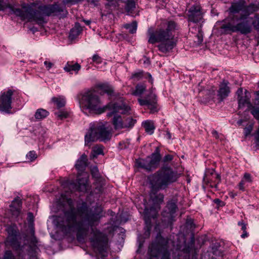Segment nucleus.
Listing matches in <instances>:
<instances>
[{
	"mask_svg": "<svg viewBox=\"0 0 259 259\" xmlns=\"http://www.w3.org/2000/svg\"><path fill=\"white\" fill-rule=\"evenodd\" d=\"M99 209L93 210L85 202L77 204L76 208L70 207L64 213V215L58 216L55 221L57 227L65 234L76 232L77 239L84 241L91 232L89 240L94 250L103 255L108 248L107 236L94 226H97L102 217Z\"/></svg>",
	"mask_w": 259,
	"mask_h": 259,
	"instance_id": "obj_1",
	"label": "nucleus"
},
{
	"mask_svg": "<svg viewBox=\"0 0 259 259\" xmlns=\"http://www.w3.org/2000/svg\"><path fill=\"white\" fill-rule=\"evenodd\" d=\"M7 7L22 20L27 19L29 21H34L38 24L46 22V16L53 15L65 17L68 14L65 7L58 4L39 5L33 3L27 5H24L22 8L20 9L8 7L4 4L3 0H0V11H4Z\"/></svg>",
	"mask_w": 259,
	"mask_h": 259,
	"instance_id": "obj_2",
	"label": "nucleus"
},
{
	"mask_svg": "<svg viewBox=\"0 0 259 259\" xmlns=\"http://www.w3.org/2000/svg\"><path fill=\"white\" fill-rule=\"evenodd\" d=\"M178 29L179 26L174 21L164 20L154 31H149L148 42L151 44L159 42L158 50L164 54L168 53L177 45L175 33Z\"/></svg>",
	"mask_w": 259,
	"mask_h": 259,
	"instance_id": "obj_3",
	"label": "nucleus"
},
{
	"mask_svg": "<svg viewBox=\"0 0 259 259\" xmlns=\"http://www.w3.org/2000/svg\"><path fill=\"white\" fill-rule=\"evenodd\" d=\"M80 104L81 110L83 111L84 109H89L101 114L108 110V116H111L116 113L126 114L130 110V107L122 103L111 102L101 108V102L99 97L92 91H88L84 93L80 101Z\"/></svg>",
	"mask_w": 259,
	"mask_h": 259,
	"instance_id": "obj_4",
	"label": "nucleus"
},
{
	"mask_svg": "<svg viewBox=\"0 0 259 259\" xmlns=\"http://www.w3.org/2000/svg\"><path fill=\"white\" fill-rule=\"evenodd\" d=\"M179 178L177 172L168 166H163L154 174L149 176L148 179L153 193L166 189L169 185L176 182Z\"/></svg>",
	"mask_w": 259,
	"mask_h": 259,
	"instance_id": "obj_5",
	"label": "nucleus"
},
{
	"mask_svg": "<svg viewBox=\"0 0 259 259\" xmlns=\"http://www.w3.org/2000/svg\"><path fill=\"white\" fill-rule=\"evenodd\" d=\"M112 133L110 130L105 125L101 124L94 127H91L85 135V144L87 145L91 142L99 140L106 142L110 140Z\"/></svg>",
	"mask_w": 259,
	"mask_h": 259,
	"instance_id": "obj_6",
	"label": "nucleus"
},
{
	"mask_svg": "<svg viewBox=\"0 0 259 259\" xmlns=\"http://www.w3.org/2000/svg\"><path fill=\"white\" fill-rule=\"evenodd\" d=\"M168 240L162 237H157L149 247V254L151 258H158L161 255V259H170V252L168 249Z\"/></svg>",
	"mask_w": 259,
	"mask_h": 259,
	"instance_id": "obj_7",
	"label": "nucleus"
},
{
	"mask_svg": "<svg viewBox=\"0 0 259 259\" xmlns=\"http://www.w3.org/2000/svg\"><path fill=\"white\" fill-rule=\"evenodd\" d=\"M161 159L159 149L157 147L155 151L145 159L136 160L138 167L143 168L148 171H152L157 168Z\"/></svg>",
	"mask_w": 259,
	"mask_h": 259,
	"instance_id": "obj_8",
	"label": "nucleus"
},
{
	"mask_svg": "<svg viewBox=\"0 0 259 259\" xmlns=\"http://www.w3.org/2000/svg\"><path fill=\"white\" fill-rule=\"evenodd\" d=\"M250 17L242 14L234 15L233 20L236 22V32H239L241 34L246 35L250 33L252 30V27L250 21Z\"/></svg>",
	"mask_w": 259,
	"mask_h": 259,
	"instance_id": "obj_9",
	"label": "nucleus"
},
{
	"mask_svg": "<svg viewBox=\"0 0 259 259\" xmlns=\"http://www.w3.org/2000/svg\"><path fill=\"white\" fill-rule=\"evenodd\" d=\"M16 92L14 90L9 89L7 91L1 92L0 95V111L6 113H11L12 95Z\"/></svg>",
	"mask_w": 259,
	"mask_h": 259,
	"instance_id": "obj_10",
	"label": "nucleus"
},
{
	"mask_svg": "<svg viewBox=\"0 0 259 259\" xmlns=\"http://www.w3.org/2000/svg\"><path fill=\"white\" fill-rule=\"evenodd\" d=\"M138 101L140 105L145 106L150 110V113L154 114L158 112L156 96L153 92H150L144 99H138Z\"/></svg>",
	"mask_w": 259,
	"mask_h": 259,
	"instance_id": "obj_11",
	"label": "nucleus"
},
{
	"mask_svg": "<svg viewBox=\"0 0 259 259\" xmlns=\"http://www.w3.org/2000/svg\"><path fill=\"white\" fill-rule=\"evenodd\" d=\"M67 185L71 192L74 191L85 192L87 190L88 178L84 177L80 178L78 177L76 182H70L67 183Z\"/></svg>",
	"mask_w": 259,
	"mask_h": 259,
	"instance_id": "obj_12",
	"label": "nucleus"
},
{
	"mask_svg": "<svg viewBox=\"0 0 259 259\" xmlns=\"http://www.w3.org/2000/svg\"><path fill=\"white\" fill-rule=\"evenodd\" d=\"M188 20L189 21L197 23L203 19L202 9L199 5L192 6L188 12Z\"/></svg>",
	"mask_w": 259,
	"mask_h": 259,
	"instance_id": "obj_13",
	"label": "nucleus"
},
{
	"mask_svg": "<svg viewBox=\"0 0 259 259\" xmlns=\"http://www.w3.org/2000/svg\"><path fill=\"white\" fill-rule=\"evenodd\" d=\"M9 236L7 239L6 244L14 247L18 245V242L17 238V232L12 227H9L7 229Z\"/></svg>",
	"mask_w": 259,
	"mask_h": 259,
	"instance_id": "obj_14",
	"label": "nucleus"
},
{
	"mask_svg": "<svg viewBox=\"0 0 259 259\" xmlns=\"http://www.w3.org/2000/svg\"><path fill=\"white\" fill-rule=\"evenodd\" d=\"M21 199L19 197L15 198L10 205L12 215L16 218L18 217L21 212Z\"/></svg>",
	"mask_w": 259,
	"mask_h": 259,
	"instance_id": "obj_15",
	"label": "nucleus"
},
{
	"mask_svg": "<svg viewBox=\"0 0 259 259\" xmlns=\"http://www.w3.org/2000/svg\"><path fill=\"white\" fill-rule=\"evenodd\" d=\"M228 84L229 82L227 80H224L220 85L218 96L221 98V100L228 97L230 92Z\"/></svg>",
	"mask_w": 259,
	"mask_h": 259,
	"instance_id": "obj_16",
	"label": "nucleus"
},
{
	"mask_svg": "<svg viewBox=\"0 0 259 259\" xmlns=\"http://www.w3.org/2000/svg\"><path fill=\"white\" fill-rule=\"evenodd\" d=\"M252 181V177L250 174L248 172L244 173L241 181L238 185L239 189L242 192L244 191L245 188L247 187L249 184H251Z\"/></svg>",
	"mask_w": 259,
	"mask_h": 259,
	"instance_id": "obj_17",
	"label": "nucleus"
},
{
	"mask_svg": "<svg viewBox=\"0 0 259 259\" xmlns=\"http://www.w3.org/2000/svg\"><path fill=\"white\" fill-rule=\"evenodd\" d=\"M245 2L244 1H239L236 3H232L229 8L231 13H238L240 12H244Z\"/></svg>",
	"mask_w": 259,
	"mask_h": 259,
	"instance_id": "obj_18",
	"label": "nucleus"
},
{
	"mask_svg": "<svg viewBox=\"0 0 259 259\" xmlns=\"http://www.w3.org/2000/svg\"><path fill=\"white\" fill-rule=\"evenodd\" d=\"M99 89L103 93L106 94L109 97H112L116 96L114 88L110 84L104 83L99 85Z\"/></svg>",
	"mask_w": 259,
	"mask_h": 259,
	"instance_id": "obj_19",
	"label": "nucleus"
},
{
	"mask_svg": "<svg viewBox=\"0 0 259 259\" xmlns=\"http://www.w3.org/2000/svg\"><path fill=\"white\" fill-rule=\"evenodd\" d=\"M80 69L81 66L78 63L73 61H68L64 67V70L70 73L74 71L75 73H77Z\"/></svg>",
	"mask_w": 259,
	"mask_h": 259,
	"instance_id": "obj_20",
	"label": "nucleus"
},
{
	"mask_svg": "<svg viewBox=\"0 0 259 259\" xmlns=\"http://www.w3.org/2000/svg\"><path fill=\"white\" fill-rule=\"evenodd\" d=\"M87 155L84 154H82L76 162L75 165L76 169L78 171H83L87 166Z\"/></svg>",
	"mask_w": 259,
	"mask_h": 259,
	"instance_id": "obj_21",
	"label": "nucleus"
},
{
	"mask_svg": "<svg viewBox=\"0 0 259 259\" xmlns=\"http://www.w3.org/2000/svg\"><path fill=\"white\" fill-rule=\"evenodd\" d=\"M235 24L236 22H234L232 18V21L225 22L223 23L221 26V29L226 33L236 32Z\"/></svg>",
	"mask_w": 259,
	"mask_h": 259,
	"instance_id": "obj_22",
	"label": "nucleus"
},
{
	"mask_svg": "<svg viewBox=\"0 0 259 259\" xmlns=\"http://www.w3.org/2000/svg\"><path fill=\"white\" fill-rule=\"evenodd\" d=\"M249 93L247 92H245V95L243 96L240 97L238 98V107L241 108L246 105L249 107L251 106V103L249 101Z\"/></svg>",
	"mask_w": 259,
	"mask_h": 259,
	"instance_id": "obj_23",
	"label": "nucleus"
},
{
	"mask_svg": "<svg viewBox=\"0 0 259 259\" xmlns=\"http://www.w3.org/2000/svg\"><path fill=\"white\" fill-rule=\"evenodd\" d=\"M112 123L116 130L124 128V122L120 116L114 115L112 120Z\"/></svg>",
	"mask_w": 259,
	"mask_h": 259,
	"instance_id": "obj_24",
	"label": "nucleus"
},
{
	"mask_svg": "<svg viewBox=\"0 0 259 259\" xmlns=\"http://www.w3.org/2000/svg\"><path fill=\"white\" fill-rule=\"evenodd\" d=\"M148 76L150 78H152V76L148 73H145L143 71H139L132 74L131 78L135 81H138L142 79L143 78H146Z\"/></svg>",
	"mask_w": 259,
	"mask_h": 259,
	"instance_id": "obj_25",
	"label": "nucleus"
},
{
	"mask_svg": "<svg viewBox=\"0 0 259 259\" xmlns=\"http://www.w3.org/2000/svg\"><path fill=\"white\" fill-rule=\"evenodd\" d=\"M143 126L148 134L151 135L154 133L155 126L153 121L146 120L143 123Z\"/></svg>",
	"mask_w": 259,
	"mask_h": 259,
	"instance_id": "obj_26",
	"label": "nucleus"
},
{
	"mask_svg": "<svg viewBox=\"0 0 259 259\" xmlns=\"http://www.w3.org/2000/svg\"><path fill=\"white\" fill-rule=\"evenodd\" d=\"M52 101L58 108L64 107L66 104V100L65 98L62 96L53 97L52 98Z\"/></svg>",
	"mask_w": 259,
	"mask_h": 259,
	"instance_id": "obj_27",
	"label": "nucleus"
},
{
	"mask_svg": "<svg viewBox=\"0 0 259 259\" xmlns=\"http://www.w3.org/2000/svg\"><path fill=\"white\" fill-rule=\"evenodd\" d=\"M258 9V7L256 5L254 4H250L248 6H246L245 5V8L244 10V14L243 15H246L247 17H248L250 14L253 13V12L256 11Z\"/></svg>",
	"mask_w": 259,
	"mask_h": 259,
	"instance_id": "obj_28",
	"label": "nucleus"
},
{
	"mask_svg": "<svg viewBox=\"0 0 259 259\" xmlns=\"http://www.w3.org/2000/svg\"><path fill=\"white\" fill-rule=\"evenodd\" d=\"M103 154V146L101 145H97L92 148L91 156L94 158L98 155Z\"/></svg>",
	"mask_w": 259,
	"mask_h": 259,
	"instance_id": "obj_29",
	"label": "nucleus"
},
{
	"mask_svg": "<svg viewBox=\"0 0 259 259\" xmlns=\"http://www.w3.org/2000/svg\"><path fill=\"white\" fill-rule=\"evenodd\" d=\"M136 8L134 0H127L125 2V10L128 15L132 14Z\"/></svg>",
	"mask_w": 259,
	"mask_h": 259,
	"instance_id": "obj_30",
	"label": "nucleus"
},
{
	"mask_svg": "<svg viewBox=\"0 0 259 259\" xmlns=\"http://www.w3.org/2000/svg\"><path fill=\"white\" fill-rule=\"evenodd\" d=\"M49 112L45 109L40 108L36 110L35 114V117L37 119H42L49 115Z\"/></svg>",
	"mask_w": 259,
	"mask_h": 259,
	"instance_id": "obj_31",
	"label": "nucleus"
},
{
	"mask_svg": "<svg viewBox=\"0 0 259 259\" xmlns=\"http://www.w3.org/2000/svg\"><path fill=\"white\" fill-rule=\"evenodd\" d=\"M124 28L128 29L131 33H135L137 29V23L136 21H133L131 24H126L124 25Z\"/></svg>",
	"mask_w": 259,
	"mask_h": 259,
	"instance_id": "obj_32",
	"label": "nucleus"
},
{
	"mask_svg": "<svg viewBox=\"0 0 259 259\" xmlns=\"http://www.w3.org/2000/svg\"><path fill=\"white\" fill-rule=\"evenodd\" d=\"M146 86L144 84H138L136 85L133 94L136 96L141 95L146 90Z\"/></svg>",
	"mask_w": 259,
	"mask_h": 259,
	"instance_id": "obj_33",
	"label": "nucleus"
},
{
	"mask_svg": "<svg viewBox=\"0 0 259 259\" xmlns=\"http://www.w3.org/2000/svg\"><path fill=\"white\" fill-rule=\"evenodd\" d=\"M123 122H124V128L132 127L135 124L136 120L131 117H128L124 119Z\"/></svg>",
	"mask_w": 259,
	"mask_h": 259,
	"instance_id": "obj_34",
	"label": "nucleus"
},
{
	"mask_svg": "<svg viewBox=\"0 0 259 259\" xmlns=\"http://www.w3.org/2000/svg\"><path fill=\"white\" fill-rule=\"evenodd\" d=\"M166 208L168 210V213L170 215H172L174 213H175L177 206L175 202H170L167 203Z\"/></svg>",
	"mask_w": 259,
	"mask_h": 259,
	"instance_id": "obj_35",
	"label": "nucleus"
},
{
	"mask_svg": "<svg viewBox=\"0 0 259 259\" xmlns=\"http://www.w3.org/2000/svg\"><path fill=\"white\" fill-rule=\"evenodd\" d=\"M252 22H251L252 26L257 31H259V14H256L253 18H251Z\"/></svg>",
	"mask_w": 259,
	"mask_h": 259,
	"instance_id": "obj_36",
	"label": "nucleus"
},
{
	"mask_svg": "<svg viewBox=\"0 0 259 259\" xmlns=\"http://www.w3.org/2000/svg\"><path fill=\"white\" fill-rule=\"evenodd\" d=\"M56 116L60 120L67 118L69 116V113L64 110H61L55 113Z\"/></svg>",
	"mask_w": 259,
	"mask_h": 259,
	"instance_id": "obj_37",
	"label": "nucleus"
},
{
	"mask_svg": "<svg viewBox=\"0 0 259 259\" xmlns=\"http://www.w3.org/2000/svg\"><path fill=\"white\" fill-rule=\"evenodd\" d=\"M91 171L92 177L96 180H99L101 179L100 175L97 166L93 167Z\"/></svg>",
	"mask_w": 259,
	"mask_h": 259,
	"instance_id": "obj_38",
	"label": "nucleus"
},
{
	"mask_svg": "<svg viewBox=\"0 0 259 259\" xmlns=\"http://www.w3.org/2000/svg\"><path fill=\"white\" fill-rule=\"evenodd\" d=\"M164 195L161 193L157 194L153 199V202L155 204L160 205L163 202Z\"/></svg>",
	"mask_w": 259,
	"mask_h": 259,
	"instance_id": "obj_39",
	"label": "nucleus"
},
{
	"mask_svg": "<svg viewBox=\"0 0 259 259\" xmlns=\"http://www.w3.org/2000/svg\"><path fill=\"white\" fill-rule=\"evenodd\" d=\"M36 158L37 155L34 151H30L26 155V158L30 162L34 161Z\"/></svg>",
	"mask_w": 259,
	"mask_h": 259,
	"instance_id": "obj_40",
	"label": "nucleus"
},
{
	"mask_svg": "<svg viewBox=\"0 0 259 259\" xmlns=\"http://www.w3.org/2000/svg\"><path fill=\"white\" fill-rule=\"evenodd\" d=\"M130 144V140L126 139L119 143V147L120 149H124L128 148Z\"/></svg>",
	"mask_w": 259,
	"mask_h": 259,
	"instance_id": "obj_41",
	"label": "nucleus"
},
{
	"mask_svg": "<svg viewBox=\"0 0 259 259\" xmlns=\"http://www.w3.org/2000/svg\"><path fill=\"white\" fill-rule=\"evenodd\" d=\"M92 59L93 62H91V64L95 63L96 64H101L103 61L102 58L98 54L94 55Z\"/></svg>",
	"mask_w": 259,
	"mask_h": 259,
	"instance_id": "obj_42",
	"label": "nucleus"
},
{
	"mask_svg": "<svg viewBox=\"0 0 259 259\" xmlns=\"http://www.w3.org/2000/svg\"><path fill=\"white\" fill-rule=\"evenodd\" d=\"M79 34V31L76 28H72L71 29L69 37L70 39H75Z\"/></svg>",
	"mask_w": 259,
	"mask_h": 259,
	"instance_id": "obj_43",
	"label": "nucleus"
},
{
	"mask_svg": "<svg viewBox=\"0 0 259 259\" xmlns=\"http://www.w3.org/2000/svg\"><path fill=\"white\" fill-rule=\"evenodd\" d=\"M251 113L255 119L259 120V107H253Z\"/></svg>",
	"mask_w": 259,
	"mask_h": 259,
	"instance_id": "obj_44",
	"label": "nucleus"
},
{
	"mask_svg": "<svg viewBox=\"0 0 259 259\" xmlns=\"http://www.w3.org/2000/svg\"><path fill=\"white\" fill-rule=\"evenodd\" d=\"M27 221L29 226L33 225L34 222V216L33 213L29 212L27 213Z\"/></svg>",
	"mask_w": 259,
	"mask_h": 259,
	"instance_id": "obj_45",
	"label": "nucleus"
},
{
	"mask_svg": "<svg viewBox=\"0 0 259 259\" xmlns=\"http://www.w3.org/2000/svg\"><path fill=\"white\" fill-rule=\"evenodd\" d=\"M174 159V156L170 154H167L164 156L163 158V162L164 163L168 162L171 161Z\"/></svg>",
	"mask_w": 259,
	"mask_h": 259,
	"instance_id": "obj_46",
	"label": "nucleus"
},
{
	"mask_svg": "<svg viewBox=\"0 0 259 259\" xmlns=\"http://www.w3.org/2000/svg\"><path fill=\"white\" fill-rule=\"evenodd\" d=\"M213 202L217 204V207L219 208L220 207H223L225 205V203L223 201L221 200L220 199H215L213 200Z\"/></svg>",
	"mask_w": 259,
	"mask_h": 259,
	"instance_id": "obj_47",
	"label": "nucleus"
},
{
	"mask_svg": "<svg viewBox=\"0 0 259 259\" xmlns=\"http://www.w3.org/2000/svg\"><path fill=\"white\" fill-rule=\"evenodd\" d=\"M252 130V126L251 125H250L244 128V135H245V136L246 137V136H248L249 135H250V134L251 133Z\"/></svg>",
	"mask_w": 259,
	"mask_h": 259,
	"instance_id": "obj_48",
	"label": "nucleus"
},
{
	"mask_svg": "<svg viewBox=\"0 0 259 259\" xmlns=\"http://www.w3.org/2000/svg\"><path fill=\"white\" fill-rule=\"evenodd\" d=\"M82 1L83 0H64V3L66 4L73 5Z\"/></svg>",
	"mask_w": 259,
	"mask_h": 259,
	"instance_id": "obj_49",
	"label": "nucleus"
},
{
	"mask_svg": "<svg viewBox=\"0 0 259 259\" xmlns=\"http://www.w3.org/2000/svg\"><path fill=\"white\" fill-rule=\"evenodd\" d=\"M44 65L48 70H50L54 65L53 63L48 61L44 62Z\"/></svg>",
	"mask_w": 259,
	"mask_h": 259,
	"instance_id": "obj_50",
	"label": "nucleus"
},
{
	"mask_svg": "<svg viewBox=\"0 0 259 259\" xmlns=\"http://www.w3.org/2000/svg\"><path fill=\"white\" fill-rule=\"evenodd\" d=\"M31 233L32 234V238L31 239V242L33 244L37 243V239H36V237L34 235V229H32L31 230Z\"/></svg>",
	"mask_w": 259,
	"mask_h": 259,
	"instance_id": "obj_51",
	"label": "nucleus"
},
{
	"mask_svg": "<svg viewBox=\"0 0 259 259\" xmlns=\"http://www.w3.org/2000/svg\"><path fill=\"white\" fill-rule=\"evenodd\" d=\"M238 225L239 226L241 227V230L243 231H245L246 230V226L247 225L245 224L243 221H240L238 223Z\"/></svg>",
	"mask_w": 259,
	"mask_h": 259,
	"instance_id": "obj_52",
	"label": "nucleus"
},
{
	"mask_svg": "<svg viewBox=\"0 0 259 259\" xmlns=\"http://www.w3.org/2000/svg\"><path fill=\"white\" fill-rule=\"evenodd\" d=\"M255 139V143H256V145L258 146H259V127H258V130L256 131Z\"/></svg>",
	"mask_w": 259,
	"mask_h": 259,
	"instance_id": "obj_53",
	"label": "nucleus"
},
{
	"mask_svg": "<svg viewBox=\"0 0 259 259\" xmlns=\"http://www.w3.org/2000/svg\"><path fill=\"white\" fill-rule=\"evenodd\" d=\"M186 225L187 227H190V229H193L194 228V225L192 220H188L186 222Z\"/></svg>",
	"mask_w": 259,
	"mask_h": 259,
	"instance_id": "obj_54",
	"label": "nucleus"
},
{
	"mask_svg": "<svg viewBox=\"0 0 259 259\" xmlns=\"http://www.w3.org/2000/svg\"><path fill=\"white\" fill-rule=\"evenodd\" d=\"M238 98H239L240 97L243 96V89L241 88L239 89L236 93Z\"/></svg>",
	"mask_w": 259,
	"mask_h": 259,
	"instance_id": "obj_55",
	"label": "nucleus"
},
{
	"mask_svg": "<svg viewBox=\"0 0 259 259\" xmlns=\"http://www.w3.org/2000/svg\"><path fill=\"white\" fill-rule=\"evenodd\" d=\"M212 134L215 139H219V134L216 131H213L212 132Z\"/></svg>",
	"mask_w": 259,
	"mask_h": 259,
	"instance_id": "obj_56",
	"label": "nucleus"
},
{
	"mask_svg": "<svg viewBox=\"0 0 259 259\" xmlns=\"http://www.w3.org/2000/svg\"><path fill=\"white\" fill-rule=\"evenodd\" d=\"M248 236V233H247L246 231H243V234L241 235V237L242 238H245Z\"/></svg>",
	"mask_w": 259,
	"mask_h": 259,
	"instance_id": "obj_57",
	"label": "nucleus"
},
{
	"mask_svg": "<svg viewBox=\"0 0 259 259\" xmlns=\"http://www.w3.org/2000/svg\"><path fill=\"white\" fill-rule=\"evenodd\" d=\"M166 137L169 139H171V134L169 132H166Z\"/></svg>",
	"mask_w": 259,
	"mask_h": 259,
	"instance_id": "obj_58",
	"label": "nucleus"
},
{
	"mask_svg": "<svg viewBox=\"0 0 259 259\" xmlns=\"http://www.w3.org/2000/svg\"><path fill=\"white\" fill-rule=\"evenodd\" d=\"M109 6H111V5H114V6L115 7H116V6H117V2L116 1L114 4H108Z\"/></svg>",
	"mask_w": 259,
	"mask_h": 259,
	"instance_id": "obj_59",
	"label": "nucleus"
},
{
	"mask_svg": "<svg viewBox=\"0 0 259 259\" xmlns=\"http://www.w3.org/2000/svg\"><path fill=\"white\" fill-rule=\"evenodd\" d=\"M216 178L218 179L219 182H218V183H219V182L220 181V180H221V177H220V175H217Z\"/></svg>",
	"mask_w": 259,
	"mask_h": 259,
	"instance_id": "obj_60",
	"label": "nucleus"
},
{
	"mask_svg": "<svg viewBox=\"0 0 259 259\" xmlns=\"http://www.w3.org/2000/svg\"><path fill=\"white\" fill-rule=\"evenodd\" d=\"M68 202L70 205V204L72 203V200L71 199H69L68 200Z\"/></svg>",
	"mask_w": 259,
	"mask_h": 259,
	"instance_id": "obj_61",
	"label": "nucleus"
},
{
	"mask_svg": "<svg viewBox=\"0 0 259 259\" xmlns=\"http://www.w3.org/2000/svg\"><path fill=\"white\" fill-rule=\"evenodd\" d=\"M99 191H101V190H102V187H100V188H99Z\"/></svg>",
	"mask_w": 259,
	"mask_h": 259,
	"instance_id": "obj_62",
	"label": "nucleus"
},
{
	"mask_svg": "<svg viewBox=\"0 0 259 259\" xmlns=\"http://www.w3.org/2000/svg\"><path fill=\"white\" fill-rule=\"evenodd\" d=\"M145 210V212H146V211L147 209H145V210Z\"/></svg>",
	"mask_w": 259,
	"mask_h": 259,
	"instance_id": "obj_63",
	"label": "nucleus"
},
{
	"mask_svg": "<svg viewBox=\"0 0 259 259\" xmlns=\"http://www.w3.org/2000/svg\"><path fill=\"white\" fill-rule=\"evenodd\" d=\"M217 187V184H216V185H215V187Z\"/></svg>",
	"mask_w": 259,
	"mask_h": 259,
	"instance_id": "obj_64",
	"label": "nucleus"
}]
</instances>
